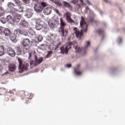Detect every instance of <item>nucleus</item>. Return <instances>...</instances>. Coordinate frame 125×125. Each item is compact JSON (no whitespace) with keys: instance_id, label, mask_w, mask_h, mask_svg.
Segmentation results:
<instances>
[{"instance_id":"obj_1","label":"nucleus","mask_w":125,"mask_h":125,"mask_svg":"<svg viewBox=\"0 0 125 125\" xmlns=\"http://www.w3.org/2000/svg\"><path fill=\"white\" fill-rule=\"evenodd\" d=\"M80 27L82 29L80 31L77 27L73 28V31L76 35V38L78 39H82V37L83 36V33L87 32V24L86 22L84 21V18L82 17L81 21H80Z\"/></svg>"},{"instance_id":"obj_2","label":"nucleus","mask_w":125,"mask_h":125,"mask_svg":"<svg viewBox=\"0 0 125 125\" xmlns=\"http://www.w3.org/2000/svg\"><path fill=\"white\" fill-rule=\"evenodd\" d=\"M85 14L88 15V19L91 23H97V21L94 20L95 17V14L93 12L92 10L90 9L88 6H86L84 10Z\"/></svg>"},{"instance_id":"obj_3","label":"nucleus","mask_w":125,"mask_h":125,"mask_svg":"<svg viewBox=\"0 0 125 125\" xmlns=\"http://www.w3.org/2000/svg\"><path fill=\"white\" fill-rule=\"evenodd\" d=\"M23 46L22 48L23 49V54H26V56L28 59L31 58V53H29V50L27 48V46L30 44V40L28 39H25L23 41Z\"/></svg>"},{"instance_id":"obj_4","label":"nucleus","mask_w":125,"mask_h":125,"mask_svg":"<svg viewBox=\"0 0 125 125\" xmlns=\"http://www.w3.org/2000/svg\"><path fill=\"white\" fill-rule=\"evenodd\" d=\"M47 4L44 1H40L38 4L34 6V10L37 13H42L43 10V7H45Z\"/></svg>"},{"instance_id":"obj_5","label":"nucleus","mask_w":125,"mask_h":125,"mask_svg":"<svg viewBox=\"0 0 125 125\" xmlns=\"http://www.w3.org/2000/svg\"><path fill=\"white\" fill-rule=\"evenodd\" d=\"M60 21L61 26L59 32L61 37H64L65 35H67V34H68V30L64 27L65 26H66V22L63 21L62 18L60 19Z\"/></svg>"},{"instance_id":"obj_6","label":"nucleus","mask_w":125,"mask_h":125,"mask_svg":"<svg viewBox=\"0 0 125 125\" xmlns=\"http://www.w3.org/2000/svg\"><path fill=\"white\" fill-rule=\"evenodd\" d=\"M19 66V69L20 71V73H22L23 70H28V66H29V64L25 63L21 59V58L18 59Z\"/></svg>"},{"instance_id":"obj_7","label":"nucleus","mask_w":125,"mask_h":125,"mask_svg":"<svg viewBox=\"0 0 125 125\" xmlns=\"http://www.w3.org/2000/svg\"><path fill=\"white\" fill-rule=\"evenodd\" d=\"M34 59L35 60H32L30 62V64L31 65H34L36 66V65H39L43 61V58L42 57H37L36 55L35 56Z\"/></svg>"},{"instance_id":"obj_8","label":"nucleus","mask_w":125,"mask_h":125,"mask_svg":"<svg viewBox=\"0 0 125 125\" xmlns=\"http://www.w3.org/2000/svg\"><path fill=\"white\" fill-rule=\"evenodd\" d=\"M8 8L7 9V12L9 13H13V12H15V10L17 11V8H14L15 6V4L12 3L11 2H9L7 4Z\"/></svg>"},{"instance_id":"obj_9","label":"nucleus","mask_w":125,"mask_h":125,"mask_svg":"<svg viewBox=\"0 0 125 125\" xmlns=\"http://www.w3.org/2000/svg\"><path fill=\"white\" fill-rule=\"evenodd\" d=\"M71 15H72V14L71 12L68 11H66L63 14V16L64 18L66 19V21H67L68 23H70V24H74V23H75V21L72 19V18H71Z\"/></svg>"},{"instance_id":"obj_10","label":"nucleus","mask_w":125,"mask_h":125,"mask_svg":"<svg viewBox=\"0 0 125 125\" xmlns=\"http://www.w3.org/2000/svg\"><path fill=\"white\" fill-rule=\"evenodd\" d=\"M14 35H13V40L14 41V40H15V39H16V35H19V34H20L21 35H23V36H28V33H27V32H25L23 30H21L19 29H16L14 32Z\"/></svg>"},{"instance_id":"obj_11","label":"nucleus","mask_w":125,"mask_h":125,"mask_svg":"<svg viewBox=\"0 0 125 125\" xmlns=\"http://www.w3.org/2000/svg\"><path fill=\"white\" fill-rule=\"evenodd\" d=\"M11 14L12 15L14 18V22H16V23H20V21L22 20L21 16L18 14L17 12H14L13 13H12Z\"/></svg>"},{"instance_id":"obj_12","label":"nucleus","mask_w":125,"mask_h":125,"mask_svg":"<svg viewBox=\"0 0 125 125\" xmlns=\"http://www.w3.org/2000/svg\"><path fill=\"white\" fill-rule=\"evenodd\" d=\"M69 46H68V44H65L63 46H62L60 48L61 53L62 54H68V51H69Z\"/></svg>"},{"instance_id":"obj_13","label":"nucleus","mask_w":125,"mask_h":125,"mask_svg":"<svg viewBox=\"0 0 125 125\" xmlns=\"http://www.w3.org/2000/svg\"><path fill=\"white\" fill-rule=\"evenodd\" d=\"M56 38V35L51 34L50 36H47V41L48 42L53 44L55 42V39Z\"/></svg>"},{"instance_id":"obj_14","label":"nucleus","mask_w":125,"mask_h":125,"mask_svg":"<svg viewBox=\"0 0 125 125\" xmlns=\"http://www.w3.org/2000/svg\"><path fill=\"white\" fill-rule=\"evenodd\" d=\"M43 25L41 23V19H38L36 21V26L35 29L37 30V31H40V30H42L43 28Z\"/></svg>"},{"instance_id":"obj_15","label":"nucleus","mask_w":125,"mask_h":125,"mask_svg":"<svg viewBox=\"0 0 125 125\" xmlns=\"http://www.w3.org/2000/svg\"><path fill=\"white\" fill-rule=\"evenodd\" d=\"M25 16L27 18H31L33 16V11L30 9H27L25 10Z\"/></svg>"},{"instance_id":"obj_16","label":"nucleus","mask_w":125,"mask_h":125,"mask_svg":"<svg viewBox=\"0 0 125 125\" xmlns=\"http://www.w3.org/2000/svg\"><path fill=\"white\" fill-rule=\"evenodd\" d=\"M52 8L53 7H47L44 9L43 13L45 15H49L50 13H51V11H52Z\"/></svg>"},{"instance_id":"obj_17","label":"nucleus","mask_w":125,"mask_h":125,"mask_svg":"<svg viewBox=\"0 0 125 125\" xmlns=\"http://www.w3.org/2000/svg\"><path fill=\"white\" fill-rule=\"evenodd\" d=\"M7 54L11 57H14L16 55L15 52L12 49H10V48H8L7 49Z\"/></svg>"},{"instance_id":"obj_18","label":"nucleus","mask_w":125,"mask_h":125,"mask_svg":"<svg viewBox=\"0 0 125 125\" xmlns=\"http://www.w3.org/2000/svg\"><path fill=\"white\" fill-rule=\"evenodd\" d=\"M79 67H80V65H78L77 67H75L74 68V74L75 75V76H81V74H82Z\"/></svg>"},{"instance_id":"obj_19","label":"nucleus","mask_w":125,"mask_h":125,"mask_svg":"<svg viewBox=\"0 0 125 125\" xmlns=\"http://www.w3.org/2000/svg\"><path fill=\"white\" fill-rule=\"evenodd\" d=\"M20 26H21L22 28H27L28 27V22L24 20H21L19 23Z\"/></svg>"},{"instance_id":"obj_20","label":"nucleus","mask_w":125,"mask_h":125,"mask_svg":"<svg viewBox=\"0 0 125 125\" xmlns=\"http://www.w3.org/2000/svg\"><path fill=\"white\" fill-rule=\"evenodd\" d=\"M6 21L8 23H9V24H13V23H14V20H13L11 15L7 16Z\"/></svg>"},{"instance_id":"obj_21","label":"nucleus","mask_w":125,"mask_h":125,"mask_svg":"<svg viewBox=\"0 0 125 125\" xmlns=\"http://www.w3.org/2000/svg\"><path fill=\"white\" fill-rule=\"evenodd\" d=\"M42 40H43V37H42V36H41V35H36L35 36V41L36 42H42Z\"/></svg>"},{"instance_id":"obj_22","label":"nucleus","mask_w":125,"mask_h":125,"mask_svg":"<svg viewBox=\"0 0 125 125\" xmlns=\"http://www.w3.org/2000/svg\"><path fill=\"white\" fill-rule=\"evenodd\" d=\"M8 67L10 72H14L16 70V65L14 64H10Z\"/></svg>"},{"instance_id":"obj_23","label":"nucleus","mask_w":125,"mask_h":125,"mask_svg":"<svg viewBox=\"0 0 125 125\" xmlns=\"http://www.w3.org/2000/svg\"><path fill=\"white\" fill-rule=\"evenodd\" d=\"M3 35H4L5 37H10V36H11V32H10V30L8 28H5Z\"/></svg>"},{"instance_id":"obj_24","label":"nucleus","mask_w":125,"mask_h":125,"mask_svg":"<svg viewBox=\"0 0 125 125\" xmlns=\"http://www.w3.org/2000/svg\"><path fill=\"white\" fill-rule=\"evenodd\" d=\"M63 5L65 6V7H67V8H69V9H72V6L69 2L63 1L62 2Z\"/></svg>"},{"instance_id":"obj_25","label":"nucleus","mask_w":125,"mask_h":125,"mask_svg":"<svg viewBox=\"0 0 125 125\" xmlns=\"http://www.w3.org/2000/svg\"><path fill=\"white\" fill-rule=\"evenodd\" d=\"M110 72L111 75H115V74H117V73H118V68H114L111 69Z\"/></svg>"},{"instance_id":"obj_26","label":"nucleus","mask_w":125,"mask_h":125,"mask_svg":"<svg viewBox=\"0 0 125 125\" xmlns=\"http://www.w3.org/2000/svg\"><path fill=\"white\" fill-rule=\"evenodd\" d=\"M98 33L99 35H102V40H104V38H105V34H104V32L103 30L101 29H99L98 30Z\"/></svg>"},{"instance_id":"obj_27","label":"nucleus","mask_w":125,"mask_h":125,"mask_svg":"<svg viewBox=\"0 0 125 125\" xmlns=\"http://www.w3.org/2000/svg\"><path fill=\"white\" fill-rule=\"evenodd\" d=\"M16 51L17 55H21V54H22V50H21V48H20V47H17Z\"/></svg>"},{"instance_id":"obj_28","label":"nucleus","mask_w":125,"mask_h":125,"mask_svg":"<svg viewBox=\"0 0 125 125\" xmlns=\"http://www.w3.org/2000/svg\"><path fill=\"white\" fill-rule=\"evenodd\" d=\"M75 52L76 53H79L81 51H82V48L80 47L79 46L76 45L75 47H74Z\"/></svg>"},{"instance_id":"obj_29","label":"nucleus","mask_w":125,"mask_h":125,"mask_svg":"<svg viewBox=\"0 0 125 125\" xmlns=\"http://www.w3.org/2000/svg\"><path fill=\"white\" fill-rule=\"evenodd\" d=\"M4 54V48L3 46H0V56H2Z\"/></svg>"},{"instance_id":"obj_30","label":"nucleus","mask_w":125,"mask_h":125,"mask_svg":"<svg viewBox=\"0 0 125 125\" xmlns=\"http://www.w3.org/2000/svg\"><path fill=\"white\" fill-rule=\"evenodd\" d=\"M4 13H5V12L4 11V9L2 7H0V17H1V16H3L4 15Z\"/></svg>"},{"instance_id":"obj_31","label":"nucleus","mask_w":125,"mask_h":125,"mask_svg":"<svg viewBox=\"0 0 125 125\" xmlns=\"http://www.w3.org/2000/svg\"><path fill=\"white\" fill-rule=\"evenodd\" d=\"M53 24H54V28H56V27H57L59 25V21L54 20L53 21Z\"/></svg>"},{"instance_id":"obj_32","label":"nucleus","mask_w":125,"mask_h":125,"mask_svg":"<svg viewBox=\"0 0 125 125\" xmlns=\"http://www.w3.org/2000/svg\"><path fill=\"white\" fill-rule=\"evenodd\" d=\"M77 43V42L73 41V42H69L68 43H66V44H68V47H70L71 48V46L74 45V44H76Z\"/></svg>"},{"instance_id":"obj_33","label":"nucleus","mask_w":125,"mask_h":125,"mask_svg":"<svg viewBox=\"0 0 125 125\" xmlns=\"http://www.w3.org/2000/svg\"><path fill=\"white\" fill-rule=\"evenodd\" d=\"M25 9V8L22 7V6H20L19 8V9H17V11L15 10V12H17L18 11V12H23V10Z\"/></svg>"},{"instance_id":"obj_34","label":"nucleus","mask_w":125,"mask_h":125,"mask_svg":"<svg viewBox=\"0 0 125 125\" xmlns=\"http://www.w3.org/2000/svg\"><path fill=\"white\" fill-rule=\"evenodd\" d=\"M5 29V28L0 26V35H3V33H4V30Z\"/></svg>"},{"instance_id":"obj_35","label":"nucleus","mask_w":125,"mask_h":125,"mask_svg":"<svg viewBox=\"0 0 125 125\" xmlns=\"http://www.w3.org/2000/svg\"><path fill=\"white\" fill-rule=\"evenodd\" d=\"M49 26H50V28H54V24L53 23V21H49L48 22Z\"/></svg>"},{"instance_id":"obj_36","label":"nucleus","mask_w":125,"mask_h":125,"mask_svg":"<svg viewBox=\"0 0 125 125\" xmlns=\"http://www.w3.org/2000/svg\"><path fill=\"white\" fill-rule=\"evenodd\" d=\"M122 41L123 40H122V38L118 37L116 40V42L117 44H119V45H120V44H121L122 43Z\"/></svg>"},{"instance_id":"obj_37","label":"nucleus","mask_w":125,"mask_h":125,"mask_svg":"<svg viewBox=\"0 0 125 125\" xmlns=\"http://www.w3.org/2000/svg\"><path fill=\"white\" fill-rule=\"evenodd\" d=\"M40 47L41 49H42L43 50H44L46 48V45L44 44H42V45H40Z\"/></svg>"},{"instance_id":"obj_38","label":"nucleus","mask_w":125,"mask_h":125,"mask_svg":"<svg viewBox=\"0 0 125 125\" xmlns=\"http://www.w3.org/2000/svg\"><path fill=\"white\" fill-rule=\"evenodd\" d=\"M22 2L25 4H29L30 3V0H21Z\"/></svg>"},{"instance_id":"obj_39","label":"nucleus","mask_w":125,"mask_h":125,"mask_svg":"<svg viewBox=\"0 0 125 125\" xmlns=\"http://www.w3.org/2000/svg\"><path fill=\"white\" fill-rule=\"evenodd\" d=\"M0 21L3 24H5L6 23V20H5V18H2L0 19Z\"/></svg>"},{"instance_id":"obj_40","label":"nucleus","mask_w":125,"mask_h":125,"mask_svg":"<svg viewBox=\"0 0 125 125\" xmlns=\"http://www.w3.org/2000/svg\"><path fill=\"white\" fill-rule=\"evenodd\" d=\"M28 33H29L30 35H34V34H35V32H34V30H33V29L31 28L28 30Z\"/></svg>"},{"instance_id":"obj_41","label":"nucleus","mask_w":125,"mask_h":125,"mask_svg":"<svg viewBox=\"0 0 125 125\" xmlns=\"http://www.w3.org/2000/svg\"><path fill=\"white\" fill-rule=\"evenodd\" d=\"M54 12H56V13L59 16H60V12H59V10H57V9H54Z\"/></svg>"},{"instance_id":"obj_42","label":"nucleus","mask_w":125,"mask_h":125,"mask_svg":"<svg viewBox=\"0 0 125 125\" xmlns=\"http://www.w3.org/2000/svg\"><path fill=\"white\" fill-rule=\"evenodd\" d=\"M42 31L45 34H46L48 32V28L47 27H44Z\"/></svg>"},{"instance_id":"obj_43","label":"nucleus","mask_w":125,"mask_h":125,"mask_svg":"<svg viewBox=\"0 0 125 125\" xmlns=\"http://www.w3.org/2000/svg\"><path fill=\"white\" fill-rule=\"evenodd\" d=\"M86 43H87V45L84 46V49H86V48H87V47H88V46H89V45H90V42L87 41L86 42Z\"/></svg>"},{"instance_id":"obj_44","label":"nucleus","mask_w":125,"mask_h":125,"mask_svg":"<svg viewBox=\"0 0 125 125\" xmlns=\"http://www.w3.org/2000/svg\"><path fill=\"white\" fill-rule=\"evenodd\" d=\"M51 53H52V51H48L47 55H46V58H48L50 56V55H51Z\"/></svg>"},{"instance_id":"obj_45","label":"nucleus","mask_w":125,"mask_h":125,"mask_svg":"<svg viewBox=\"0 0 125 125\" xmlns=\"http://www.w3.org/2000/svg\"><path fill=\"white\" fill-rule=\"evenodd\" d=\"M85 2L87 3L88 5H92V3L89 1V0H85Z\"/></svg>"},{"instance_id":"obj_46","label":"nucleus","mask_w":125,"mask_h":125,"mask_svg":"<svg viewBox=\"0 0 125 125\" xmlns=\"http://www.w3.org/2000/svg\"><path fill=\"white\" fill-rule=\"evenodd\" d=\"M15 1V3L17 4V5H19V3H20V0H13Z\"/></svg>"},{"instance_id":"obj_47","label":"nucleus","mask_w":125,"mask_h":125,"mask_svg":"<svg viewBox=\"0 0 125 125\" xmlns=\"http://www.w3.org/2000/svg\"><path fill=\"white\" fill-rule=\"evenodd\" d=\"M80 0L81 1V3L82 5H83V6H84V5H86V4L83 2V0Z\"/></svg>"},{"instance_id":"obj_48","label":"nucleus","mask_w":125,"mask_h":125,"mask_svg":"<svg viewBox=\"0 0 125 125\" xmlns=\"http://www.w3.org/2000/svg\"><path fill=\"white\" fill-rule=\"evenodd\" d=\"M78 1V0H71V2H72V3H74V4H75V3H77Z\"/></svg>"},{"instance_id":"obj_49","label":"nucleus","mask_w":125,"mask_h":125,"mask_svg":"<svg viewBox=\"0 0 125 125\" xmlns=\"http://www.w3.org/2000/svg\"><path fill=\"white\" fill-rule=\"evenodd\" d=\"M29 97H27V98H28V99H32V97H33V94L30 93L29 94Z\"/></svg>"},{"instance_id":"obj_50","label":"nucleus","mask_w":125,"mask_h":125,"mask_svg":"<svg viewBox=\"0 0 125 125\" xmlns=\"http://www.w3.org/2000/svg\"><path fill=\"white\" fill-rule=\"evenodd\" d=\"M104 1H105L106 3H109V4H111V1L108 0H103Z\"/></svg>"},{"instance_id":"obj_51","label":"nucleus","mask_w":125,"mask_h":125,"mask_svg":"<svg viewBox=\"0 0 125 125\" xmlns=\"http://www.w3.org/2000/svg\"><path fill=\"white\" fill-rule=\"evenodd\" d=\"M8 71H6V72H5L4 74H3L2 75V76H7V75H8Z\"/></svg>"},{"instance_id":"obj_52","label":"nucleus","mask_w":125,"mask_h":125,"mask_svg":"<svg viewBox=\"0 0 125 125\" xmlns=\"http://www.w3.org/2000/svg\"><path fill=\"white\" fill-rule=\"evenodd\" d=\"M66 67H67V68H71V67H72V64H68L66 65Z\"/></svg>"},{"instance_id":"obj_53","label":"nucleus","mask_w":125,"mask_h":125,"mask_svg":"<svg viewBox=\"0 0 125 125\" xmlns=\"http://www.w3.org/2000/svg\"><path fill=\"white\" fill-rule=\"evenodd\" d=\"M99 12L100 14H101V16H103V12H102V11L100 10L99 11Z\"/></svg>"},{"instance_id":"obj_54","label":"nucleus","mask_w":125,"mask_h":125,"mask_svg":"<svg viewBox=\"0 0 125 125\" xmlns=\"http://www.w3.org/2000/svg\"><path fill=\"white\" fill-rule=\"evenodd\" d=\"M40 17L41 18H42L43 17V15H42V13H40Z\"/></svg>"},{"instance_id":"obj_55","label":"nucleus","mask_w":125,"mask_h":125,"mask_svg":"<svg viewBox=\"0 0 125 125\" xmlns=\"http://www.w3.org/2000/svg\"><path fill=\"white\" fill-rule=\"evenodd\" d=\"M2 70V66L0 65V72H1Z\"/></svg>"},{"instance_id":"obj_56","label":"nucleus","mask_w":125,"mask_h":125,"mask_svg":"<svg viewBox=\"0 0 125 125\" xmlns=\"http://www.w3.org/2000/svg\"><path fill=\"white\" fill-rule=\"evenodd\" d=\"M123 31L125 32V28H123Z\"/></svg>"},{"instance_id":"obj_57","label":"nucleus","mask_w":125,"mask_h":125,"mask_svg":"<svg viewBox=\"0 0 125 125\" xmlns=\"http://www.w3.org/2000/svg\"><path fill=\"white\" fill-rule=\"evenodd\" d=\"M50 0L51 1V2H53V1H54V0Z\"/></svg>"},{"instance_id":"obj_58","label":"nucleus","mask_w":125,"mask_h":125,"mask_svg":"<svg viewBox=\"0 0 125 125\" xmlns=\"http://www.w3.org/2000/svg\"><path fill=\"white\" fill-rule=\"evenodd\" d=\"M1 3V0H0V4Z\"/></svg>"},{"instance_id":"obj_59","label":"nucleus","mask_w":125,"mask_h":125,"mask_svg":"<svg viewBox=\"0 0 125 125\" xmlns=\"http://www.w3.org/2000/svg\"><path fill=\"white\" fill-rule=\"evenodd\" d=\"M83 55H85V54H83Z\"/></svg>"},{"instance_id":"obj_60","label":"nucleus","mask_w":125,"mask_h":125,"mask_svg":"<svg viewBox=\"0 0 125 125\" xmlns=\"http://www.w3.org/2000/svg\"><path fill=\"white\" fill-rule=\"evenodd\" d=\"M25 94H27V93H25Z\"/></svg>"}]
</instances>
